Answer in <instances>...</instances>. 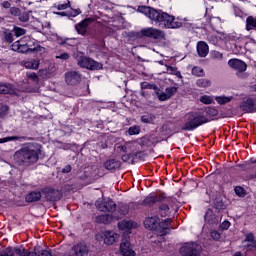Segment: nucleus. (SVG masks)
Returning a JSON list of instances; mask_svg holds the SVG:
<instances>
[{
    "label": "nucleus",
    "mask_w": 256,
    "mask_h": 256,
    "mask_svg": "<svg viewBox=\"0 0 256 256\" xmlns=\"http://www.w3.org/2000/svg\"><path fill=\"white\" fill-rule=\"evenodd\" d=\"M118 227L122 231L129 232L131 229H137V227H139V225L137 224V222L132 221V220H123L118 223Z\"/></svg>",
    "instance_id": "18"
},
{
    "label": "nucleus",
    "mask_w": 256,
    "mask_h": 256,
    "mask_svg": "<svg viewBox=\"0 0 256 256\" xmlns=\"http://www.w3.org/2000/svg\"><path fill=\"white\" fill-rule=\"evenodd\" d=\"M210 58L213 59L214 61H223V53L217 50H212L210 52Z\"/></svg>",
    "instance_id": "33"
},
{
    "label": "nucleus",
    "mask_w": 256,
    "mask_h": 256,
    "mask_svg": "<svg viewBox=\"0 0 256 256\" xmlns=\"http://www.w3.org/2000/svg\"><path fill=\"white\" fill-rule=\"evenodd\" d=\"M174 75L176 77H178V79H183V75H181V73L179 71L176 70V72H174Z\"/></svg>",
    "instance_id": "61"
},
{
    "label": "nucleus",
    "mask_w": 256,
    "mask_h": 256,
    "mask_svg": "<svg viewBox=\"0 0 256 256\" xmlns=\"http://www.w3.org/2000/svg\"><path fill=\"white\" fill-rule=\"evenodd\" d=\"M200 101L204 105H211L213 103V98H212V96H209V95H203L200 97Z\"/></svg>",
    "instance_id": "37"
},
{
    "label": "nucleus",
    "mask_w": 256,
    "mask_h": 256,
    "mask_svg": "<svg viewBox=\"0 0 256 256\" xmlns=\"http://www.w3.org/2000/svg\"><path fill=\"white\" fill-rule=\"evenodd\" d=\"M24 67L26 69H39V60L38 59H30L24 62Z\"/></svg>",
    "instance_id": "25"
},
{
    "label": "nucleus",
    "mask_w": 256,
    "mask_h": 256,
    "mask_svg": "<svg viewBox=\"0 0 256 256\" xmlns=\"http://www.w3.org/2000/svg\"><path fill=\"white\" fill-rule=\"evenodd\" d=\"M100 237L103 239L105 245H113L119 241V234L111 230L100 232Z\"/></svg>",
    "instance_id": "10"
},
{
    "label": "nucleus",
    "mask_w": 256,
    "mask_h": 256,
    "mask_svg": "<svg viewBox=\"0 0 256 256\" xmlns=\"http://www.w3.org/2000/svg\"><path fill=\"white\" fill-rule=\"evenodd\" d=\"M122 215H127L129 213V208L127 206H122V209H120Z\"/></svg>",
    "instance_id": "56"
},
{
    "label": "nucleus",
    "mask_w": 256,
    "mask_h": 256,
    "mask_svg": "<svg viewBox=\"0 0 256 256\" xmlns=\"http://www.w3.org/2000/svg\"><path fill=\"white\" fill-rule=\"evenodd\" d=\"M0 256H13V248H6L2 253H0Z\"/></svg>",
    "instance_id": "45"
},
{
    "label": "nucleus",
    "mask_w": 256,
    "mask_h": 256,
    "mask_svg": "<svg viewBox=\"0 0 256 256\" xmlns=\"http://www.w3.org/2000/svg\"><path fill=\"white\" fill-rule=\"evenodd\" d=\"M160 201H163V196L150 193L144 200L140 202V205H143L144 207H151V205H155V203H159Z\"/></svg>",
    "instance_id": "16"
},
{
    "label": "nucleus",
    "mask_w": 256,
    "mask_h": 256,
    "mask_svg": "<svg viewBox=\"0 0 256 256\" xmlns=\"http://www.w3.org/2000/svg\"><path fill=\"white\" fill-rule=\"evenodd\" d=\"M141 89H153L154 91H157V85H153L148 82H142Z\"/></svg>",
    "instance_id": "43"
},
{
    "label": "nucleus",
    "mask_w": 256,
    "mask_h": 256,
    "mask_svg": "<svg viewBox=\"0 0 256 256\" xmlns=\"http://www.w3.org/2000/svg\"><path fill=\"white\" fill-rule=\"evenodd\" d=\"M245 241H248L249 243H255V235H253V233L247 234Z\"/></svg>",
    "instance_id": "53"
},
{
    "label": "nucleus",
    "mask_w": 256,
    "mask_h": 256,
    "mask_svg": "<svg viewBox=\"0 0 256 256\" xmlns=\"http://www.w3.org/2000/svg\"><path fill=\"white\" fill-rule=\"evenodd\" d=\"M41 199V192H30L26 196V203H35Z\"/></svg>",
    "instance_id": "26"
},
{
    "label": "nucleus",
    "mask_w": 256,
    "mask_h": 256,
    "mask_svg": "<svg viewBox=\"0 0 256 256\" xmlns=\"http://www.w3.org/2000/svg\"><path fill=\"white\" fill-rule=\"evenodd\" d=\"M27 77H28V79H32V81H38V79H39V77L37 76V74L34 73V72L28 73V74H27Z\"/></svg>",
    "instance_id": "54"
},
{
    "label": "nucleus",
    "mask_w": 256,
    "mask_h": 256,
    "mask_svg": "<svg viewBox=\"0 0 256 256\" xmlns=\"http://www.w3.org/2000/svg\"><path fill=\"white\" fill-rule=\"evenodd\" d=\"M71 165H67L62 169V173H71Z\"/></svg>",
    "instance_id": "57"
},
{
    "label": "nucleus",
    "mask_w": 256,
    "mask_h": 256,
    "mask_svg": "<svg viewBox=\"0 0 256 256\" xmlns=\"http://www.w3.org/2000/svg\"><path fill=\"white\" fill-rule=\"evenodd\" d=\"M0 95H17V88L11 83L0 82Z\"/></svg>",
    "instance_id": "17"
},
{
    "label": "nucleus",
    "mask_w": 256,
    "mask_h": 256,
    "mask_svg": "<svg viewBox=\"0 0 256 256\" xmlns=\"http://www.w3.org/2000/svg\"><path fill=\"white\" fill-rule=\"evenodd\" d=\"M141 35H143V37H149L150 39H165V32L153 27L142 29Z\"/></svg>",
    "instance_id": "8"
},
{
    "label": "nucleus",
    "mask_w": 256,
    "mask_h": 256,
    "mask_svg": "<svg viewBox=\"0 0 256 256\" xmlns=\"http://www.w3.org/2000/svg\"><path fill=\"white\" fill-rule=\"evenodd\" d=\"M65 81L67 85H77L78 83H81V74L77 71L66 72Z\"/></svg>",
    "instance_id": "15"
},
{
    "label": "nucleus",
    "mask_w": 256,
    "mask_h": 256,
    "mask_svg": "<svg viewBox=\"0 0 256 256\" xmlns=\"http://www.w3.org/2000/svg\"><path fill=\"white\" fill-rule=\"evenodd\" d=\"M54 7H56L58 11H65V9H69V7H71V2L67 1L63 4L55 5Z\"/></svg>",
    "instance_id": "40"
},
{
    "label": "nucleus",
    "mask_w": 256,
    "mask_h": 256,
    "mask_svg": "<svg viewBox=\"0 0 256 256\" xmlns=\"http://www.w3.org/2000/svg\"><path fill=\"white\" fill-rule=\"evenodd\" d=\"M156 95L159 99V101H169V96H167V92L161 91L159 87H157V90H155Z\"/></svg>",
    "instance_id": "34"
},
{
    "label": "nucleus",
    "mask_w": 256,
    "mask_h": 256,
    "mask_svg": "<svg viewBox=\"0 0 256 256\" xmlns=\"http://www.w3.org/2000/svg\"><path fill=\"white\" fill-rule=\"evenodd\" d=\"M10 13L11 15H14V17H19V15H21V10L17 7H12Z\"/></svg>",
    "instance_id": "47"
},
{
    "label": "nucleus",
    "mask_w": 256,
    "mask_h": 256,
    "mask_svg": "<svg viewBox=\"0 0 256 256\" xmlns=\"http://www.w3.org/2000/svg\"><path fill=\"white\" fill-rule=\"evenodd\" d=\"M234 256H243V255H241V252H237V253H235Z\"/></svg>",
    "instance_id": "64"
},
{
    "label": "nucleus",
    "mask_w": 256,
    "mask_h": 256,
    "mask_svg": "<svg viewBox=\"0 0 256 256\" xmlns=\"http://www.w3.org/2000/svg\"><path fill=\"white\" fill-rule=\"evenodd\" d=\"M13 33H14L15 37H23V35H25L27 33V30L23 29L21 27L14 26Z\"/></svg>",
    "instance_id": "36"
},
{
    "label": "nucleus",
    "mask_w": 256,
    "mask_h": 256,
    "mask_svg": "<svg viewBox=\"0 0 256 256\" xmlns=\"http://www.w3.org/2000/svg\"><path fill=\"white\" fill-rule=\"evenodd\" d=\"M236 195H238V197H245L246 193H245V189L241 186H236L234 189Z\"/></svg>",
    "instance_id": "42"
},
{
    "label": "nucleus",
    "mask_w": 256,
    "mask_h": 256,
    "mask_svg": "<svg viewBox=\"0 0 256 256\" xmlns=\"http://www.w3.org/2000/svg\"><path fill=\"white\" fill-rule=\"evenodd\" d=\"M45 197L48 201H59L61 199V192L53 188L45 190Z\"/></svg>",
    "instance_id": "19"
},
{
    "label": "nucleus",
    "mask_w": 256,
    "mask_h": 256,
    "mask_svg": "<svg viewBox=\"0 0 256 256\" xmlns=\"http://www.w3.org/2000/svg\"><path fill=\"white\" fill-rule=\"evenodd\" d=\"M208 41L212 43V45H217V43H219V38L215 35H211L208 37Z\"/></svg>",
    "instance_id": "48"
},
{
    "label": "nucleus",
    "mask_w": 256,
    "mask_h": 256,
    "mask_svg": "<svg viewBox=\"0 0 256 256\" xmlns=\"http://www.w3.org/2000/svg\"><path fill=\"white\" fill-rule=\"evenodd\" d=\"M4 40L6 43H13V34L12 33H6L4 36Z\"/></svg>",
    "instance_id": "50"
},
{
    "label": "nucleus",
    "mask_w": 256,
    "mask_h": 256,
    "mask_svg": "<svg viewBox=\"0 0 256 256\" xmlns=\"http://www.w3.org/2000/svg\"><path fill=\"white\" fill-rule=\"evenodd\" d=\"M211 119L207 118L201 112H195L188 114L185 124L182 126L183 131H195L197 127L209 123Z\"/></svg>",
    "instance_id": "4"
},
{
    "label": "nucleus",
    "mask_w": 256,
    "mask_h": 256,
    "mask_svg": "<svg viewBox=\"0 0 256 256\" xmlns=\"http://www.w3.org/2000/svg\"><path fill=\"white\" fill-rule=\"evenodd\" d=\"M192 75H195V77H205V70H203L201 67H193Z\"/></svg>",
    "instance_id": "35"
},
{
    "label": "nucleus",
    "mask_w": 256,
    "mask_h": 256,
    "mask_svg": "<svg viewBox=\"0 0 256 256\" xmlns=\"http://www.w3.org/2000/svg\"><path fill=\"white\" fill-rule=\"evenodd\" d=\"M104 167L108 171H114V169H119V167H121V162L119 160L110 159L104 163Z\"/></svg>",
    "instance_id": "21"
},
{
    "label": "nucleus",
    "mask_w": 256,
    "mask_h": 256,
    "mask_svg": "<svg viewBox=\"0 0 256 256\" xmlns=\"http://www.w3.org/2000/svg\"><path fill=\"white\" fill-rule=\"evenodd\" d=\"M206 115L207 119L217 117V115H219V110H217L215 107H208L206 108Z\"/></svg>",
    "instance_id": "32"
},
{
    "label": "nucleus",
    "mask_w": 256,
    "mask_h": 256,
    "mask_svg": "<svg viewBox=\"0 0 256 256\" xmlns=\"http://www.w3.org/2000/svg\"><path fill=\"white\" fill-rule=\"evenodd\" d=\"M138 13H142L154 23H161L167 29H179L183 27V22L173 15H169L162 10H157L149 6H139Z\"/></svg>",
    "instance_id": "1"
},
{
    "label": "nucleus",
    "mask_w": 256,
    "mask_h": 256,
    "mask_svg": "<svg viewBox=\"0 0 256 256\" xmlns=\"http://www.w3.org/2000/svg\"><path fill=\"white\" fill-rule=\"evenodd\" d=\"M2 7H4V9H9L11 7V3L9 1H4L2 2Z\"/></svg>",
    "instance_id": "59"
},
{
    "label": "nucleus",
    "mask_w": 256,
    "mask_h": 256,
    "mask_svg": "<svg viewBox=\"0 0 256 256\" xmlns=\"http://www.w3.org/2000/svg\"><path fill=\"white\" fill-rule=\"evenodd\" d=\"M167 71H169L172 75H175L177 68H175L173 66H167Z\"/></svg>",
    "instance_id": "55"
},
{
    "label": "nucleus",
    "mask_w": 256,
    "mask_h": 256,
    "mask_svg": "<svg viewBox=\"0 0 256 256\" xmlns=\"http://www.w3.org/2000/svg\"><path fill=\"white\" fill-rule=\"evenodd\" d=\"M201 246L195 242L185 243L180 248V253L183 256H199Z\"/></svg>",
    "instance_id": "6"
},
{
    "label": "nucleus",
    "mask_w": 256,
    "mask_h": 256,
    "mask_svg": "<svg viewBox=\"0 0 256 256\" xmlns=\"http://www.w3.org/2000/svg\"><path fill=\"white\" fill-rule=\"evenodd\" d=\"M210 235L215 241H219V239H221V234L217 231L210 232Z\"/></svg>",
    "instance_id": "49"
},
{
    "label": "nucleus",
    "mask_w": 256,
    "mask_h": 256,
    "mask_svg": "<svg viewBox=\"0 0 256 256\" xmlns=\"http://www.w3.org/2000/svg\"><path fill=\"white\" fill-rule=\"evenodd\" d=\"M206 223H217V217L213 214L212 210H208L204 216Z\"/></svg>",
    "instance_id": "31"
},
{
    "label": "nucleus",
    "mask_w": 256,
    "mask_h": 256,
    "mask_svg": "<svg viewBox=\"0 0 256 256\" xmlns=\"http://www.w3.org/2000/svg\"><path fill=\"white\" fill-rule=\"evenodd\" d=\"M68 256H89V247L83 243H78L70 249Z\"/></svg>",
    "instance_id": "11"
},
{
    "label": "nucleus",
    "mask_w": 256,
    "mask_h": 256,
    "mask_svg": "<svg viewBox=\"0 0 256 256\" xmlns=\"http://www.w3.org/2000/svg\"><path fill=\"white\" fill-rule=\"evenodd\" d=\"M129 135H139L141 133V128L139 126H132L128 129Z\"/></svg>",
    "instance_id": "41"
},
{
    "label": "nucleus",
    "mask_w": 256,
    "mask_h": 256,
    "mask_svg": "<svg viewBox=\"0 0 256 256\" xmlns=\"http://www.w3.org/2000/svg\"><path fill=\"white\" fill-rule=\"evenodd\" d=\"M77 65L83 69H89L90 71H99V69H103V64L83 55L77 58Z\"/></svg>",
    "instance_id": "5"
},
{
    "label": "nucleus",
    "mask_w": 256,
    "mask_h": 256,
    "mask_svg": "<svg viewBox=\"0 0 256 256\" xmlns=\"http://www.w3.org/2000/svg\"><path fill=\"white\" fill-rule=\"evenodd\" d=\"M35 256L33 252H26L25 248L23 246H20L18 248H12V256Z\"/></svg>",
    "instance_id": "22"
},
{
    "label": "nucleus",
    "mask_w": 256,
    "mask_h": 256,
    "mask_svg": "<svg viewBox=\"0 0 256 256\" xmlns=\"http://www.w3.org/2000/svg\"><path fill=\"white\" fill-rule=\"evenodd\" d=\"M215 205L217 209H225V204H223V202H216Z\"/></svg>",
    "instance_id": "58"
},
{
    "label": "nucleus",
    "mask_w": 256,
    "mask_h": 256,
    "mask_svg": "<svg viewBox=\"0 0 256 256\" xmlns=\"http://www.w3.org/2000/svg\"><path fill=\"white\" fill-rule=\"evenodd\" d=\"M175 198H163L162 201H160V206H159V214L161 217H169L171 215V207L175 205Z\"/></svg>",
    "instance_id": "7"
},
{
    "label": "nucleus",
    "mask_w": 256,
    "mask_h": 256,
    "mask_svg": "<svg viewBox=\"0 0 256 256\" xmlns=\"http://www.w3.org/2000/svg\"><path fill=\"white\" fill-rule=\"evenodd\" d=\"M170 223L171 219L169 218L161 222L158 216H152L145 219L144 227L150 231H156L158 235L163 237V235H167L171 231V228H169Z\"/></svg>",
    "instance_id": "3"
},
{
    "label": "nucleus",
    "mask_w": 256,
    "mask_h": 256,
    "mask_svg": "<svg viewBox=\"0 0 256 256\" xmlns=\"http://www.w3.org/2000/svg\"><path fill=\"white\" fill-rule=\"evenodd\" d=\"M41 145L37 143H28L14 154V159L22 167H30L39 161Z\"/></svg>",
    "instance_id": "2"
},
{
    "label": "nucleus",
    "mask_w": 256,
    "mask_h": 256,
    "mask_svg": "<svg viewBox=\"0 0 256 256\" xmlns=\"http://www.w3.org/2000/svg\"><path fill=\"white\" fill-rule=\"evenodd\" d=\"M9 111V107H7V106H2L1 107V114L3 115V113H4V115H7V112Z\"/></svg>",
    "instance_id": "60"
},
{
    "label": "nucleus",
    "mask_w": 256,
    "mask_h": 256,
    "mask_svg": "<svg viewBox=\"0 0 256 256\" xmlns=\"http://www.w3.org/2000/svg\"><path fill=\"white\" fill-rule=\"evenodd\" d=\"M154 120H155V116H152V115L141 117L142 123H153Z\"/></svg>",
    "instance_id": "44"
},
{
    "label": "nucleus",
    "mask_w": 256,
    "mask_h": 256,
    "mask_svg": "<svg viewBox=\"0 0 256 256\" xmlns=\"http://www.w3.org/2000/svg\"><path fill=\"white\" fill-rule=\"evenodd\" d=\"M19 21H21L22 23H27V21H29V14H27L25 12L20 14Z\"/></svg>",
    "instance_id": "46"
},
{
    "label": "nucleus",
    "mask_w": 256,
    "mask_h": 256,
    "mask_svg": "<svg viewBox=\"0 0 256 256\" xmlns=\"http://www.w3.org/2000/svg\"><path fill=\"white\" fill-rule=\"evenodd\" d=\"M231 227V222L225 220L221 225L220 228H222L224 231H227Z\"/></svg>",
    "instance_id": "52"
},
{
    "label": "nucleus",
    "mask_w": 256,
    "mask_h": 256,
    "mask_svg": "<svg viewBox=\"0 0 256 256\" xmlns=\"http://www.w3.org/2000/svg\"><path fill=\"white\" fill-rule=\"evenodd\" d=\"M228 65L229 67H231V69H234V71H236V75L239 77L241 75V73H245V71H247V63H245L243 60H239V59H230L228 61Z\"/></svg>",
    "instance_id": "9"
},
{
    "label": "nucleus",
    "mask_w": 256,
    "mask_h": 256,
    "mask_svg": "<svg viewBox=\"0 0 256 256\" xmlns=\"http://www.w3.org/2000/svg\"><path fill=\"white\" fill-rule=\"evenodd\" d=\"M215 101L218 105H227V103H231L233 101L232 96H217L215 97Z\"/></svg>",
    "instance_id": "30"
},
{
    "label": "nucleus",
    "mask_w": 256,
    "mask_h": 256,
    "mask_svg": "<svg viewBox=\"0 0 256 256\" xmlns=\"http://www.w3.org/2000/svg\"><path fill=\"white\" fill-rule=\"evenodd\" d=\"M197 53L199 57H205L206 55H209V45H207V43L204 41L198 42Z\"/></svg>",
    "instance_id": "20"
},
{
    "label": "nucleus",
    "mask_w": 256,
    "mask_h": 256,
    "mask_svg": "<svg viewBox=\"0 0 256 256\" xmlns=\"http://www.w3.org/2000/svg\"><path fill=\"white\" fill-rule=\"evenodd\" d=\"M252 29L256 31V18L253 16H249L246 19V31H252Z\"/></svg>",
    "instance_id": "27"
},
{
    "label": "nucleus",
    "mask_w": 256,
    "mask_h": 256,
    "mask_svg": "<svg viewBox=\"0 0 256 256\" xmlns=\"http://www.w3.org/2000/svg\"><path fill=\"white\" fill-rule=\"evenodd\" d=\"M113 221V216L109 214L100 215L96 218V223H103L104 225H107Z\"/></svg>",
    "instance_id": "29"
},
{
    "label": "nucleus",
    "mask_w": 256,
    "mask_h": 256,
    "mask_svg": "<svg viewBox=\"0 0 256 256\" xmlns=\"http://www.w3.org/2000/svg\"><path fill=\"white\" fill-rule=\"evenodd\" d=\"M69 53L64 52L62 54H59L56 56V59H62L63 61H67V59H69Z\"/></svg>",
    "instance_id": "51"
},
{
    "label": "nucleus",
    "mask_w": 256,
    "mask_h": 256,
    "mask_svg": "<svg viewBox=\"0 0 256 256\" xmlns=\"http://www.w3.org/2000/svg\"><path fill=\"white\" fill-rule=\"evenodd\" d=\"M89 25V20H84L76 25V31L79 35H85L87 33V27Z\"/></svg>",
    "instance_id": "23"
},
{
    "label": "nucleus",
    "mask_w": 256,
    "mask_h": 256,
    "mask_svg": "<svg viewBox=\"0 0 256 256\" xmlns=\"http://www.w3.org/2000/svg\"><path fill=\"white\" fill-rule=\"evenodd\" d=\"M96 207L98 211H102L106 213V211H115L117 206L113 200H104V201H97Z\"/></svg>",
    "instance_id": "13"
},
{
    "label": "nucleus",
    "mask_w": 256,
    "mask_h": 256,
    "mask_svg": "<svg viewBox=\"0 0 256 256\" xmlns=\"http://www.w3.org/2000/svg\"><path fill=\"white\" fill-rule=\"evenodd\" d=\"M120 253L123 256H135V251L128 238L123 239L120 243Z\"/></svg>",
    "instance_id": "12"
},
{
    "label": "nucleus",
    "mask_w": 256,
    "mask_h": 256,
    "mask_svg": "<svg viewBox=\"0 0 256 256\" xmlns=\"http://www.w3.org/2000/svg\"><path fill=\"white\" fill-rule=\"evenodd\" d=\"M241 111L244 113H255L256 112V102L252 98H247L240 104Z\"/></svg>",
    "instance_id": "14"
},
{
    "label": "nucleus",
    "mask_w": 256,
    "mask_h": 256,
    "mask_svg": "<svg viewBox=\"0 0 256 256\" xmlns=\"http://www.w3.org/2000/svg\"><path fill=\"white\" fill-rule=\"evenodd\" d=\"M77 15H79V11L75 10L74 14H73V17H77Z\"/></svg>",
    "instance_id": "63"
},
{
    "label": "nucleus",
    "mask_w": 256,
    "mask_h": 256,
    "mask_svg": "<svg viewBox=\"0 0 256 256\" xmlns=\"http://www.w3.org/2000/svg\"><path fill=\"white\" fill-rule=\"evenodd\" d=\"M56 15H61L62 17H65L67 15L65 12H57Z\"/></svg>",
    "instance_id": "62"
},
{
    "label": "nucleus",
    "mask_w": 256,
    "mask_h": 256,
    "mask_svg": "<svg viewBox=\"0 0 256 256\" xmlns=\"http://www.w3.org/2000/svg\"><path fill=\"white\" fill-rule=\"evenodd\" d=\"M196 85L202 89H207V87H211L212 82L207 78H200L196 80Z\"/></svg>",
    "instance_id": "28"
},
{
    "label": "nucleus",
    "mask_w": 256,
    "mask_h": 256,
    "mask_svg": "<svg viewBox=\"0 0 256 256\" xmlns=\"http://www.w3.org/2000/svg\"><path fill=\"white\" fill-rule=\"evenodd\" d=\"M13 51H18V53H28L29 52V46L27 45H21V42L16 41L12 45Z\"/></svg>",
    "instance_id": "24"
},
{
    "label": "nucleus",
    "mask_w": 256,
    "mask_h": 256,
    "mask_svg": "<svg viewBox=\"0 0 256 256\" xmlns=\"http://www.w3.org/2000/svg\"><path fill=\"white\" fill-rule=\"evenodd\" d=\"M168 99H171L177 93V87H168L165 89Z\"/></svg>",
    "instance_id": "38"
},
{
    "label": "nucleus",
    "mask_w": 256,
    "mask_h": 256,
    "mask_svg": "<svg viewBox=\"0 0 256 256\" xmlns=\"http://www.w3.org/2000/svg\"><path fill=\"white\" fill-rule=\"evenodd\" d=\"M21 138L18 136H8L5 138H0V144L1 143H8V141H19Z\"/></svg>",
    "instance_id": "39"
}]
</instances>
